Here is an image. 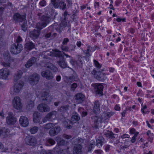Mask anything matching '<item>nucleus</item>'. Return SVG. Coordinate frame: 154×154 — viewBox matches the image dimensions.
<instances>
[{"label":"nucleus","instance_id":"3c124183","mask_svg":"<svg viewBox=\"0 0 154 154\" xmlns=\"http://www.w3.org/2000/svg\"><path fill=\"white\" fill-rule=\"evenodd\" d=\"M135 130L134 128H131L130 130V133L133 134L135 133Z\"/></svg>","mask_w":154,"mask_h":154},{"label":"nucleus","instance_id":"603ef678","mask_svg":"<svg viewBox=\"0 0 154 154\" xmlns=\"http://www.w3.org/2000/svg\"><path fill=\"white\" fill-rule=\"evenodd\" d=\"M22 40V38L20 37H18L17 39V42H20Z\"/></svg>","mask_w":154,"mask_h":154},{"label":"nucleus","instance_id":"393cba45","mask_svg":"<svg viewBox=\"0 0 154 154\" xmlns=\"http://www.w3.org/2000/svg\"><path fill=\"white\" fill-rule=\"evenodd\" d=\"M49 22V20H47L45 21L44 23L42 25H40L39 23L37 24L36 25V27L37 28L39 29H42L43 28L45 27L46 26L47 23H48Z\"/></svg>","mask_w":154,"mask_h":154},{"label":"nucleus","instance_id":"39448f33","mask_svg":"<svg viewBox=\"0 0 154 154\" xmlns=\"http://www.w3.org/2000/svg\"><path fill=\"white\" fill-rule=\"evenodd\" d=\"M57 112L53 111L48 113L43 119L44 122H45L48 121L55 119L56 117Z\"/></svg>","mask_w":154,"mask_h":154},{"label":"nucleus","instance_id":"a19ab883","mask_svg":"<svg viewBox=\"0 0 154 154\" xmlns=\"http://www.w3.org/2000/svg\"><path fill=\"white\" fill-rule=\"evenodd\" d=\"M129 136L128 134H123L121 136V137L122 139H123L126 138H129Z\"/></svg>","mask_w":154,"mask_h":154},{"label":"nucleus","instance_id":"69168bd1","mask_svg":"<svg viewBox=\"0 0 154 154\" xmlns=\"http://www.w3.org/2000/svg\"><path fill=\"white\" fill-rule=\"evenodd\" d=\"M126 112V110H124L123 112L122 113V116H123V117L125 116V114Z\"/></svg>","mask_w":154,"mask_h":154},{"label":"nucleus","instance_id":"7ed1b4c3","mask_svg":"<svg viewBox=\"0 0 154 154\" xmlns=\"http://www.w3.org/2000/svg\"><path fill=\"white\" fill-rule=\"evenodd\" d=\"M23 49V47L20 44L12 45L10 49L11 52L13 54H17L19 53Z\"/></svg>","mask_w":154,"mask_h":154},{"label":"nucleus","instance_id":"9b49d317","mask_svg":"<svg viewBox=\"0 0 154 154\" xmlns=\"http://www.w3.org/2000/svg\"><path fill=\"white\" fill-rule=\"evenodd\" d=\"M38 109L42 112H47L50 110V108L47 105L42 103L39 105Z\"/></svg>","mask_w":154,"mask_h":154},{"label":"nucleus","instance_id":"20e7f679","mask_svg":"<svg viewBox=\"0 0 154 154\" xmlns=\"http://www.w3.org/2000/svg\"><path fill=\"white\" fill-rule=\"evenodd\" d=\"M23 86V82L17 83L14 85L13 89L11 90V94H14L19 93L22 88Z\"/></svg>","mask_w":154,"mask_h":154},{"label":"nucleus","instance_id":"f3484780","mask_svg":"<svg viewBox=\"0 0 154 154\" xmlns=\"http://www.w3.org/2000/svg\"><path fill=\"white\" fill-rule=\"evenodd\" d=\"M100 103L98 101H95L93 109V111L95 114L99 112L100 111Z\"/></svg>","mask_w":154,"mask_h":154},{"label":"nucleus","instance_id":"f257e3e1","mask_svg":"<svg viewBox=\"0 0 154 154\" xmlns=\"http://www.w3.org/2000/svg\"><path fill=\"white\" fill-rule=\"evenodd\" d=\"M12 104L13 107L17 110H20L22 108L23 105L21 100L19 97H14L12 100Z\"/></svg>","mask_w":154,"mask_h":154},{"label":"nucleus","instance_id":"0e129e2a","mask_svg":"<svg viewBox=\"0 0 154 154\" xmlns=\"http://www.w3.org/2000/svg\"><path fill=\"white\" fill-rule=\"evenodd\" d=\"M0 117L1 118L3 119L4 118V115L3 112H0Z\"/></svg>","mask_w":154,"mask_h":154},{"label":"nucleus","instance_id":"aec40b11","mask_svg":"<svg viewBox=\"0 0 154 154\" xmlns=\"http://www.w3.org/2000/svg\"><path fill=\"white\" fill-rule=\"evenodd\" d=\"M80 119V117L76 113H74L72 117L71 122L72 123H74L77 122Z\"/></svg>","mask_w":154,"mask_h":154},{"label":"nucleus","instance_id":"49530a36","mask_svg":"<svg viewBox=\"0 0 154 154\" xmlns=\"http://www.w3.org/2000/svg\"><path fill=\"white\" fill-rule=\"evenodd\" d=\"M64 137L67 139H69L71 138L72 137L71 136L65 134L63 135Z\"/></svg>","mask_w":154,"mask_h":154},{"label":"nucleus","instance_id":"680f3d73","mask_svg":"<svg viewBox=\"0 0 154 154\" xmlns=\"http://www.w3.org/2000/svg\"><path fill=\"white\" fill-rule=\"evenodd\" d=\"M81 42H77L76 45L78 47H80L81 45Z\"/></svg>","mask_w":154,"mask_h":154},{"label":"nucleus","instance_id":"bb28decb","mask_svg":"<svg viewBox=\"0 0 154 154\" xmlns=\"http://www.w3.org/2000/svg\"><path fill=\"white\" fill-rule=\"evenodd\" d=\"M92 74L94 75V77H96L97 78H101L102 77V76L103 75H104V74L103 73H100V76L98 77H97L96 76L97 75V72L96 71L95 69H94L93 71L92 72Z\"/></svg>","mask_w":154,"mask_h":154},{"label":"nucleus","instance_id":"72a5a7b5","mask_svg":"<svg viewBox=\"0 0 154 154\" xmlns=\"http://www.w3.org/2000/svg\"><path fill=\"white\" fill-rule=\"evenodd\" d=\"M56 140L57 141L58 143L61 145L63 144L64 140H61V138L59 137H57L56 138Z\"/></svg>","mask_w":154,"mask_h":154},{"label":"nucleus","instance_id":"a211bd4d","mask_svg":"<svg viewBox=\"0 0 154 154\" xmlns=\"http://www.w3.org/2000/svg\"><path fill=\"white\" fill-rule=\"evenodd\" d=\"M33 121L35 123L39 122L40 120V117L38 112H35L33 114Z\"/></svg>","mask_w":154,"mask_h":154},{"label":"nucleus","instance_id":"13d9d810","mask_svg":"<svg viewBox=\"0 0 154 154\" xmlns=\"http://www.w3.org/2000/svg\"><path fill=\"white\" fill-rule=\"evenodd\" d=\"M9 63H5V62H4L3 63V65L5 66H9Z\"/></svg>","mask_w":154,"mask_h":154},{"label":"nucleus","instance_id":"c9c22d12","mask_svg":"<svg viewBox=\"0 0 154 154\" xmlns=\"http://www.w3.org/2000/svg\"><path fill=\"white\" fill-rule=\"evenodd\" d=\"M91 48L90 47H89L86 50L84 51V53L86 54V56H89L90 55L89 54V52H90V50Z\"/></svg>","mask_w":154,"mask_h":154},{"label":"nucleus","instance_id":"f704fd0d","mask_svg":"<svg viewBox=\"0 0 154 154\" xmlns=\"http://www.w3.org/2000/svg\"><path fill=\"white\" fill-rule=\"evenodd\" d=\"M125 18H121L120 17H118L116 19V21L118 22H124L125 21Z\"/></svg>","mask_w":154,"mask_h":154},{"label":"nucleus","instance_id":"2f4dec72","mask_svg":"<svg viewBox=\"0 0 154 154\" xmlns=\"http://www.w3.org/2000/svg\"><path fill=\"white\" fill-rule=\"evenodd\" d=\"M138 133H139L138 132H137L135 133L134 135L132 137L131 140V141L132 143H134L135 142Z\"/></svg>","mask_w":154,"mask_h":154},{"label":"nucleus","instance_id":"0eeeda50","mask_svg":"<svg viewBox=\"0 0 154 154\" xmlns=\"http://www.w3.org/2000/svg\"><path fill=\"white\" fill-rule=\"evenodd\" d=\"M93 86L97 93L102 94L103 87L100 83H95L93 84Z\"/></svg>","mask_w":154,"mask_h":154},{"label":"nucleus","instance_id":"f03ea898","mask_svg":"<svg viewBox=\"0 0 154 154\" xmlns=\"http://www.w3.org/2000/svg\"><path fill=\"white\" fill-rule=\"evenodd\" d=\"M51 1L55 8H60L64 10L66 7V5L62 0H51Z\"/></svg>","mask_w":154,"mask_h":154},{"label":"nucleus","instance_id":"4be33fe9","mask_svg":"<svg viewBox=\"0 0 154 154\" xmlns=\"http://www.w3.org/2000/svg\"><path fill=\"white\" fill-rule=\"evenodd\" d=\"M84 95L81 93L78 94L75 96V99L78 100L79 102H81L85 99Z\"/></svg>","mask_w":154,"mask_h":154},{"label":"nucleus","instance_id":"9d476101","mask_svg":"<svg viewBox=\"0 0 154 154\" xmlns=\"http://www.w3.org/2000/svg\"><path fill=\"white\" fill-rule=\"evenodd\" d=\"M9 74V71L6 69L0 70V77L2 79H6Z\"/></svg>","mask_w":154,"mask_h":154},{"label":"nucleus","instance_id":"7c9ffc66","mask_svg":"<svg viewBox=\"0 0 154 154\" xmlns=\"http://www.w3.org/2000/svg\"><path fill=\"white\" fill-rule=\"evenodd\" d=\"M23 72L22 71H19L18 73L16 74L14 76V79L15 80H17L19 79L21 77Z\"/></svg>","mask_w":154,"mask_h":154},{"label":"nucleus","instance_id":"8fccbe9b","mask_svg":"<svg viewBox=\"0 0 154 154\" xmlns=\"http://www.w3.org/2000/svg\"><path fill=\"white\" fill-rule=\"evenodd\" d=\"M102 152V151L100 150H97L95 151V152L98 154H101Z\"/></svg>","mask_w":154,"mask_h":154},{"label":"nucleus","instance_id":"c85d7f7f","mask_svg":"<svg viewBox=\"0 0 154 154\" xmlns=\"http://www.w3.org/2000/svg\"><path fill=\"white\" fill-rule=\"evenodd\" d=\"M38 130V128L37 127H34L30 130V132L32 134H35L36 133Z\"/></svg>","mask_w":154,"mask_h":154},{"label":"nucleus","instance_id":"c03bdc74","mask_svg":"<svg viewBox=\"0 0 154 154\" xmlns=\"http://www.w3.org/2000/svg\"><path fill=\"white\" fill-rule=\"evenodd\" d=\"M49 68H50L51 69L54 70V71H56L57 70V68L55 66H53L52 65L50 64V67H48Z\"/></svg>","mask_w":154,"mask_h":154},{"label":"nucleus","instance_id":"4468645a","mask_svg":"<svg viewBox=\"0 0 154 154\" xmlns=\"http://www.w3.org/2000/svg\"><path fill=\"white\" fill-rule=\"evenodd\" d=\"M42 75L48 79H52L53 78L52 73L49 70L43 71L42 73Z\"/></svg>","mask_w":154,"mask_h":154},{"label":"nucleus","instance_id":"e2e57ef3","mask_svg":"<svg viewBox=\"0 0 154 154\" xmlns=\"http://www.w3.org/2000/svg\"><path fill=\"white\" fill-rule=\"evenodd\" d=\"M61 79V77L60 76H58L57 77L56 79L57 81H59Z\"/></svg>","mask_w":154,"mask_h":154},{"label":"nucleus","instance_id":"5fc2aeb1","mask_svg":"<svg viewBox=\"0 0 154 154\" xmlns=\"http://www.w3.org/2000/svg\"><path fill=\"white\" fill-rule=\"evenodd\" d=\"M22 29L24 31H25L26 30V26L23 25L22 26Z\"/></svg>","mask_w":154,"mask_h":154},{"label":"nucleus","instance_id":"79ce46f5","mask_svg":"<svg viewBox=\"0 0 154 154\" xmlns=\"http://www.w3.org/2000/svg\"><path fill=\"white\" fill-rule=\"evenodd\" d=\"M54 128H55V132H56V133H57L60 131V127L58 126H57L54 127Z\"/></svg>","mask_w":154,"mask_h":154},{"label":"nucleus","instance_id":"58836bf2","mask_svg":"<svg viewBox=\"0 0 154 154\" xmlns=\"http://www.w3.org/2000/svg\"><path fill=\"white\" fill-rule=\"evenodd\" d=\"M77 87V84L75 83L72 84L71 87V89L72 90H75Z\"/></svg>","mask_w":154,"mask_h":154},{"label":"nucleus","instance_id":"b1692460","mask_svg":"<svg viewBox=\"0 0 154 154\" xmlns=\"http://www.w3.org/2000/svg\"><path fill=\"white\" fill-rule=\"evenodd\" d=\"M39 35V32L35 30L31 32L30 34V37L33 39L37 38Z\"/></svg>","mask_w":154,"mask_h":154},{"label":"nucleus","instance_id":"052dcab7","mask_svg":"<svg viewBox=\"0 0 154 154\" xmlns=\"http://www.w3.org/2000/svg\"><path fill=\"white\" fill-rule=\"evenodd\" d=\"M110 148V146H106L105 148V149L106 151H108Z\"/></svg>","mask_w":154,"mask_h":154},{"label":"nucleus","instance_id":"e433bc0d","mask_svg":"<svg viewBox=\"0 0 154 154\" xmlns=\"http://www.w3.org/2000/svg\"><path fill=\"white\" fill-rule=\"evenodd\" d=\"M52 123H48L45 126V128L47 129H49L53 126Z\"/></svg>","mask_w":154,"mask_h":154},{"label":"nucleus","instance_id":"a18cd8bd","mask_svg":"<svg viewBox=\"0 0 154 154\" xmlns=\"http://www.w3.org/2000/svg\"><path fill=\"white\" fill-rule=\"evenodd\" d=\"M94 6L96 9L98 8L99 6V2H95L94 4Z\"/></svg>","mask_w":154,"mask_h":154},{"label":"nucleus","instance_id":"4d7b16f0","mask_svg":"<svg viewBox=\"0 0 154 154\" xmlns=\"http://www.w3.org/2000/svg\"><path fill=\"white\" fill-rule=\"evenodd\" d=\"M68 41V39L67 38H64L63 42V44H64L65 43H67Z\"/></svg>","mask_w":154,"mask_h":154},{"label":"nucleus","instance_id":"ddd939ff","mask_svg":"<svg viewBox=\"0 0 154 154\" xmlns=\"http://www.w3.org/2000/svg\"><path fill=\"white\" fill-rule=\"evenodd\" d=\"M25 141L27 144L32 146L34 145L36 143V139L35 138L30 137L26 138Z\"/></svg>","mask_w":154,"mask_h":154},{"label":"nucleus","instance_id":"cd10ccee","mask_svg":"<svg viewBox=\"0 0 154 154\" xmlns=\"http://www.w3.org/2000/svg\"><path fill=\"white\" fill-rule=\"evenodd\" d=\"M58 64L62 68H65L67 66L66 63L63 61H61L59 62Z\"/></svg>","mask_w":154,"mask_h":154},{"label":"nucleus","instance_id":"09e8293b","mask_svg":"<svg viewBox=\"0 0 154 154\" xmlns=\"http://www.w3.org/2000/svg\"><path fill=\"white\" fill-rule=\"evenodd\" d=\"M115 109L116 110H119L120 109V107L119 105H116L115 107Z\"/></svg>","mask_w":154,"mask_h":154},{"label":"nucleus","instance_id":"423d86ee","mask_svg":"<svg viewBox=\"0 0 154 154\" xmlns=\"http://www.w3.org/2000/svg\"><path fill=\"white\" fill-rule=\"evenodd\" d=\"M19 123L21 126L23 127H27L29 124V121L28 118L24 116H21L19 119Z\"/></svg>","mask_w":154,"mask_h":154},{"label":"nucleus","instance_id":"338daca9","mask_svg":"<svg viewBox=\"0 0 154 154\" xmlns=\"http://www.w3.org/2000/svg\"><path fill=\"white\" fill-rule=\"evenodd\" d=\"M114 71V69L113 68H111L109 69V71L110 72H112Z\"/></svg>","mask_w":154,"mask_h":154},{"label":"nucleus","instance_id":"6ab92c4d","mask_svg":"<svg viewBox=\"0 0 154 154\" xmlns=\"http://www.w3.org/2000/svg\"><path fill=\"white\" fill-rule=\"evenodd\" d=\"M61 52L58 50H52V51H50L49 53H48L47 54L50 56L55 57L59 56L61 54Z\"/></svg>","mask_w":154,"mask_h":154},{"label":"nucleus","instance_id":"dca6fc26","mask_svg":"<svg viewBox=\"0 0 154 154\" xmlns=\"http://www.w3.org/2000/svg\"><path fill=\"white\" fill-rule=\"evenodd\" d=\"M82 146L80 145H76L74 148L73 154H82Z\"/></svg>","mask_w":154,"mask_h":154},{"label":"nucleus","instance_id":"6e6d98bb","mask_svg":"<svg viewBox=\"0 0 154 154\" xmlns=\"http://www.w3.org/2000/svg\"><path fill=\"white\" fill-rule=\"evenodd\" d=\"M113 3V2L112 1H111V3L110 4V8L111 9L114 10V8L112 6V4Z\"/></svg>","mask_w":154,"mask_h":154},{"label":"nucleus","instance_id":"473e14b6","mask_svg":"<svg viewBox=\"0 0 154 154\" xmlns=\"http://www.w3.org/2000/svg\"><path fill=\"white\" fill-rule=\"evenodd\" d=\"M55 128H53L51 129L49 131V134L50 135L53 136L55 135L57 133L55 131Z\"/></svg>","mask_w":154,"mask_h":154},{"label":"nucleus","instance_id":"37998d69","mask_svg":"<svg viewBox=\"0 0 154 154\" xmlns=\"http://www.w3.org/2000/svg\"><path fill=\"white\" fill-rule=\"evenodd\" d=\"M40 5L42 6H44L46 5V2L45 1H42L40 3Z\"/></svg>","mask_w":154,"mask_h":154},{"label":"nucleus","instance_id":"ea45409f","mask_svg":"<svg viewBox=\"0 0 154 154\" xmlns=\"http://www.w3.org/2000/svg\"><path fill=\"white\" fill-rule=\"evenodd\" d=\"M48 143H50L51 145H53L54 144L55 142L53 140L50 139L48 140Z\"/></svg>","mask_w":154,"mask_h":154},{"label":"nucleus","instance_id":"a878e982","mask_svg":"<svg viewBox=\"0 0 154 154\" xmlns=\"http://www.w3.org/2000/svg\"><path fill=\"white\" fill-rule=\"evenodd\" d=\"M34 47V45L31 42L27 43L25 45V48L29 49H31L33 48Z\"/></svg>","mask_w":154,"mask_h":154},{"label":"nucleus","instance_id":"5701e85b","mask_svg":"<svg viewBox=\"0 0 154 154\" xmlns=\"http://www.w3.org/2000/svg\"><path fill=\"white\" fill-rule=\"evenodd\" d=\"M104 138L102 137H99L97 140V146L98 147H101L103 143Z\"/></svg>","mask_w":154,"mask_h":154},{"label":"nucleus","instance_id":"4c0bfd02","mask_svg":"<svg viewBox=\"0 0 154 154\" xmlns=\"http://www.w3.org/2000/svg\"><path fill=\"white\" fill-rule=\"evenodd\" d=\"M94 62L95 65V66L96 67H97L98 68H100L101 66L98 62H97V61H96L95 60H94Z\"/></svg>","mask_w":154,"mask_h":154},{"label":"nucleus","instance_id":"774afa93","mask_svg":"<svg viewBox=\"0 0 154 154\" xmlns=\"http://www.w3.org/2000/svg\"><path fill=\"white\" fill-rule=\"evenodd\" d=\"M137 84L138 86L141 87V83L140 82H137Z\"/></svg>","mask_w":154,"mask_h":154},{"label":"nucleus","instance_id":"412c9836","mask_svg":"<svg viewBox=\"0 0 154 154\" xmlns=\"http://www.w3.org/2000/svg\"><path fill=\"white\" fill-rule=\"evenodd\" d=\"M36 59L35 58H33L30 59L25 65L26 68H29L36 61Z\"/></svg>","mask_w":154,"mask_h":154},{"label":"nucleus","instance_id":"2eb2a0df","mask_svg":"<svg viewBox=\"0 0 154 154\" xmlns=\"http://www.w3.org/2000/svg\"><path fill=\"white\" fill-rule=\"evenodd\" d=\"M14 19L16 21H23L25 19V15H20L18 13L15 14L13 16Z\"/></svg>","mask_w":154,"mask_h":154},{"label":"nucleus","instance_id":"bf43d9fd","mask_svg":"<svg viewBox=\"0 0 154 154\" xmlns=\"http://www.w3.org/2000/svg\"><path fill=\"white\" fill-rule=\"evenodd\" d=\"M87 114V112H82V117H84L85 116H86Z\"/></svg>","mask_w":154,"mask_h":154},{"label":"nucleus","instance_id":"f8f14e48","mask_svg":"<svg viewBox=\"0 0 154 154\" xmlns=\"http://www.w3.org/2000/svg\"><path fill=\"white\" fill-rule=\"evenodd\" d=\"M16 121L15 118L14 117L13 114L11 113H9L8 116L7 117V123L8 124H13Z\"/></svg>","mask_w":154,"mask_h":154},{"label":"nucleus","instance_id":"6e6552de","mask_svg":"<svg viewBox=\"0 0 154 154\" xmlns=\"http://www.w3.org/2000/svg\"><path fill=\"white\" fill-rule=\"evenodd\" d=\"M111 116V113L109 112H103L101 116L97 119V121L100 122H104L105 120L109 118Z\"/></svg>","mask_w":154,"mask_h":154},{"label":"nucleus","instance_id":"c756f323","mask_svg":"<svg viewBox=\"0 0 154 154\" xmlns=\"http://www.w3.org/2000/svg\"><path fill=\"white\" fill-rule=\"evenodd\" d=\"M105 135L106 137L109 138H112L114 137V134L110 131H108L105 134Z\"/></svg>","mask_w":154,"mask_h":154},{"label":"nucleus","instance_id":"1a4fd4ad","mask_svg":"<svg viewBox=\"0 0 154 154\" xmlns=\"http://www.w3.org/2000/svg\"><path fill=\"white\" fill-rule=\"evenodd\" d=\"M39 79L38 75L37 74H35L29 77V82L31 85H34L37 83Z\"/></svg>","mask_w":154,"mask_h":154},{"label":"nucleus","instance_id":"864d4df0","mask_svg":"<svg viewBox=\"0 0 154 154\" xmlns=\"http://www.w3.org/2000/svg\"><path fill=\"white\" fill-rule=\"evenodd\" d=\"M29 107H33L34 106V103L33 101H31L30 104H29Z\"/></svg>","mask_w":154,"mask_h":154},{"label":"nucleus","instance_id":"de8ad7c7","mask_svg":"<svg viewBox=\"0 0 154 154\" xmlns=\"http://www.w3.org/2000/svg\"><path fill=\"white\" fill-rule=\"evenodd\" d=\"M146 108H147V106L146 105H145V106H143L142 107L141 109V111L143 113H144V110L145 109H146Z\"/></svg>","mask_w":154,"mask_h":154}]
</instances>
